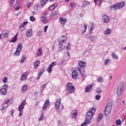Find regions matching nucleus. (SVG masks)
I'll return each instance as SVG.
<instances>
[{"label": "nucleus", "instance_id": "18", "mask_svg": "<svg viewBox=\"0 0 126 126\" xmlns=\"http://www.w3.org/2000/svg\"><path fill=\"white\" fill-rule=\"evenodd\" d=\"M49 104H50V101H49V99L46 100V101L45 102V103L43 105L42 110L43 111L46 110L47 108H48V106H49Z\"/></svg>", "mask_w": 126, "mask_h": 126}, {"label": "nucleus", "instance_id": "47", "mask_svg": "<svg viewBox=\"0 0 126 126\" xmlns=\"http://www.w3.org/2000/svg\"><path fill=\"white\" fill-rule=\"evenodd\" d=\"M25 59H26V58H25V56H23L22 60L21 61V63H24V61H25Z\"/></svg>", "mask_w": 126, "mask_h": 126}, {"label": "nucleus", "instance_id": "52", "mask_svg": "<svg viewBox=\"0 0 126 126\" xmlns=\"http://www.w3.org/2000/svg\"><path fill=\"white\" fill-rule=\"evenodd\" d=\"M85 30L84 31L83 33H85L86 32V30L87 29V26L86 25H84Z\"/></svg>", "mask_w": 126, "mask_h": 126}, {"label": "nucleus", "instance_id": "51", "mask_svg": "<svg viewBox=\"0 0 126 126\" xmlns=\"http://www.w3.org/2000/svg\"><path fill=\"white\" fill-rule=\"evenodd\" d=\"M21 7L20 6H17V7H15V10H19L20 9Z\"/></svg>", "mask_w": 126, "mask_h": 126}, {"label": "nucleus", "instance_id": "59", "mask_svg": "<svg viewBox=\"0 0 126 126\" xmlns=\"http://www.w3.org/2000/svg\"><path fill=\"white\" fill-rule=\"evenodd\" d=\"M70 6H71V7H73V3H71L70 4Z\"/></svg>", "mask_w": 126, "mask_h": 126}, {"label": "nucleus", "instance_id": "53", "mask_svg": "<svg viewBox=\"0 0 126 126\" xmlns=\"http://www.w3.org/2000/svg\"><path fill=\"white\" fill-rule=\"evenodd\" d=\"M31 4H32V3L31 2H28L27 4L28 7H30L31 6Z\"/></svg>", "mask_w": 126, "mask_h": 126}, {"label": "nucleus", "instance_id": "32", "mask_svg": "<svg viewBox=\"0 0 126 126\" xmlns=\"http://www.w3.org/2000/svg\"><path fill=\"white\" fill-rule=\"evenodd\" d=\"M28 88V87L27 86V85H24L22 87V92H25V91H27Z\"/></svg>", "mask_w": 126, "mask_h": 126}, {"label": "nucleus", "instance_id": "58", "mask_svg": "<svg viewBox=\"0 0 126 126\" xmlns=\"http://www.w3.org/2000/svg\"><path fill=\"white\" fill-rule=\"evenodd\" d=\"M4 109H5V106H3V107L1 108V110L2 111H3V110H4Z\"/></svg>", "mask_w": 126, "mask_h": 126}, {"label": "nucleus", "instance_id": "35", "mask_svg": "<svg viewBox=\"0 0 126 126\" xmlns=\"http://www.w3.org/2000/svg\"><path fill=\"white\" fill-rule=\"evenodd\" d=\"M57 7V5H52L51 6L49 7V10H54V9Z\"/></svg>", "mask_w": 126, "mask_h": 126}, {"label": "nucleus", "instance_id": "43", "mask_svg": "<svg viewBox=\"0 0 126 126\" xmlns=\"http://www.w3.org/2000/svg\"><path fill=\"white\" fill-rule=\"evenodd\" d=\"M95 99L96 100H100V99H101V96L99 95H96L95 96Z\"/></svg>", "mask_w": 126, "mask_h": 126}, {"label": "nucleus", "instance_id": "34", "mask_svg": "<svg viewBox=\"0 0 126 126\" xmlns=\"http://www.w3.org/2000/svg\"><path fill=\"white\" fill-rule=\"evenodd\" d=\"M41 21H43V23H48V20H46V17H42L41 18Z\"/></svg>", "mask_w": 126, "mask_h": 126}, {"label": "nucleus", "instance_id": "41", "mask_svg": "<svg viewBox=\"0 0 126 126\" xmlns=\"http://www.w3.org/2000/svg\"><path fill=\"white\" fill-rule=\"evenodd\" d=\"M96 93H102V90L100 89H97L96 90Z\"/></svg>", "mask_w": 126, "mask_h": 126}, {"label": "nucleus", "instance_id": "37", "mask_svg": "<svg viewBox=\"0 0 126 126\" xmlns=\"http://www.w3.org/2000/svg\"><path fill=\"white\" fill-rule=\"evenodd\" d=\"M112 57L113 58H114L115 60H118L119 59V58L118 57V56H117V55H116V54H115L114 53H113L112 54Z\"/></svg>", "mask_w": 126, "mask_h": 126}, {"label": "nucleus", "instance_id": "5", "mask_svg": "<svg viewBox=\"0 0 126 126\" xmlns=\"http://www.w3.org/2000/svg\"><path fill=\"white\" fill-rule=\"evenodd\" d=\"M126 3L125 2H121L120 3H118L112 6L111 8H114L115 10H117L118 9H120V8H123V7H125Z\"/></svg>", "mask_w": 126, "mask_h": 126}, {"label": "nucleus", "instance_id": "26", "mask_svg": "<svg viewBox=\"0 0 126 126\" xmlns=\"http://www.w3.org/2000/svg\"><path fill=\"white\" fill-rule=\"evenodd\" d=\"M49 0H41L40 1V4L41 6L43 7V6H45L46 3Z\"/></svg>", "mask_w": 126, "mask_h": 126}, {"label": "nucleus", "instance_id": "19", "mask_svg": "<svg viewBox=\"0 0 126 126\" xmlns=\"http://www.w3.org/2000/svg\"><path fill=\"white\" fill-rule=\"evenodd\" d=\"M45 71V68H42L39 71V72L38 74V76L37 77V79H40V78L42 76V74L44 73V72Z\"/></svg>", "mask_w": 126, "mask_h": 126}, {"label": "nucleus", "instance_id": "14", "mask_svg": "<svg viewBox=\"0 0 126 126\" xmlns=\"http://www.w3.org/2000/svg\"><path fill=\"white\" fill-rule=\"evenodd\" d=\"M71 117L72 119H76V117H77V110H74L72 111L71 112Z\"/></svg>", "mask_w": 126, "mask_h": 126}, {"label": "nucleus", "instance_id": "4", "mask_svg": "<svg viewBox=\"0 0 126 126\" xmlns=\"http://www.w3.org/2000/svg\"><path fill=\"white\" fill-rule=\"evenodd\" d=\"M112 107H113V104L111 102H109L106 105L105 109L104 110V114L105 116L110 115V113H111V111H112Z\"/></svg>", "mask_w": 126, "mask_h": 126}, {"label": "nucleus", "instance_id": "24", "mask_svg": "<svg viewBox=\"0 0 126 126\" xmlns=\"http://www.w3.org/2000/svg\"><path fill=\"white\" fill-rule=\"evenodd\" d=\"M32 32H33V31H32V30H31V29L28 30L26 32L27 36V37H31V36H32Z\"/></svg>", "mask_w": 126, "mask_h": 126}, {"label": "nucleus", "instance_id": "2", "mask_svg": "<svg viewBox=\"0 0 126 126\" xmlns=\"http://www.w3.org/2000/svg\"><path fill=\"white\" fill-rule=\"evenodd\" d=\"M125 88V85L124 83L121 82L117 88V94L118 96H121L124 92V89Z\"/></svg>", "mask_w": 126, "mask_h": 126}, {"label": "nucleus", "instance_id": "39", "mask_svg": "<svg viewBox=\"0 0 126 126\" xmlns=\"http://www.w3.org/2000/svg\"><path fill=\"white\" fill-rule=\"evenodd\" d=\"M44 119V114L42 113L41 115V117L40 118H39L38 121L39 122H40V121H43V120Z\"/></svg>", "mask_w": 126, "mask_h": 126}, {"label": "nucleus", "instance_id": "49", "mask_svg": "<svg viewBox=\"0 0 126 126\" xmlns=\"http://www.w3.org/2000/svg\"><path fill=\"white\" fill-rule=\"evenodd\" d=\"M66 49H67V50H69V49H70V44L69 43H68L67 44V46L66 47Z\"/></svg>", "mask_w": 126, "mask_h": 126}, {"label": "nucleus", "instance_id": "61", "mask_svg": "<svg viewBox=\"0 0 126 126\" xmlns=\"http://www.w3.org/2000/svg\"><path fill=\"white\" fill-rule=\"evenodd\" d=\"M46 84H44V85H43L42 86V88H45V87H46Z\"/></svg>", "mask_w": 126, "mask_h": 126}, {"label": "nucleus", "instance_id": "40", "mask_svg": "<svg viewBox=\"0 0 126 126\" xmlns=\"http://www.w3.org/2000/svg\"><path fill=\"white\" fill-rule=\"evenodd\" d=\"M7 81V77H4L2 80V82L4 83H6Z\"/></svg>", "mask_w": 126, "mask_h": 126}, {"label": "nucleus", "instance_id": "62", "mask_svg": "<svg viewBox=\"0 0 126 126\" xmlns=\"http://www.w3.org/2000/svg\"><path fill=\"white\" fill-rule=\"evenodd\" d=\"M61 124H62V123L61 122V121H58V125H61Z\"/></svg>", "mask_w": 126, "mask_h": 126}, {"label": "nucleus", "instance_id": "60", "mask_svg": "<svg viewBox=\"0 0 126 126\" xmlns=\"http://www.w3.org/2000/svg\"><path fill=\"white\" fill-rule=\"evenodd\" d=\"M92 31H93V27H91V32H92Z\"/></svg>", "mask_w": 126, "mask_h": 126}, {"label": "nucleus", "instance_id": "11", "mask_svg": "<svg viewBox=\"0 0 126 126\" xmlns=\"http://www.w3.org/2000/svg\"><path fill=\"white\" fill-rule=\"evenodd\" d=\"M7 85H4L3 87L1 88V93L2 95H6L7 94Z\"/></svg>", "mask_w": 126, "mask_h": 126}, {"label": "nucleus", "instance_id": "57", "mask_svg": "<svg viewBox=\"0 0 126 126\" xmlns=\"http://www.w3.org/2000/svg\"><path fill=\"white\" fill-rule=\"evenodd\" d=\"M48 14H49V12H45L44 13V15H48Z\"/></svg>", "mask_w": 126, "mask_h": 126}, {"label": "nucleus", "instance_id": "48", "mask_svg": "<svg viewBox=\"0 0 126 126\" xmlns=\"http://www.w3.org/2000/svg\"><path fill=\"white\" fill-rule=\"evenodd\" d=\"M44 33H46V32H47V30H48V25L44 27Z\"/></svg>", "mask_w": 126, "mask_h": 126}, {"label": "nucleus", "instance_id": "12", "mask_svg": "<svg viewBox=\"0 0 126 126\" xmlns=\"http://www.w3.org/2000/svg\"><path fill=\"white\" fill-rule=\"evenodd\" d=\"M72 77L73 79H77V77H78V72L76 70H74L72 72Z\"/></svg>", "mask_w": 126, "mask_h": 126}, {"label": "nucleus", "instance_id": "10", "mask_svg": "<svg viewBox=\"0 0 126 126\" xmlns=\"http://www.w3.org/2000/svg\"><path fill=\"white\" fill-rule=\"evenodd\" d=\"M28 24V22L25 21L23 23L21 24L19 28V31L21 32H23L25 30V26Z\"/></svg>", "mask_w": 126, "mask_h": 126}, {"label": "nucleus", "instance_id": "3", "mask_svg": "<svg viewBox=\"0 0 126 126\" xmlns=\"http://www.w3.org/2000/svg\"><path fill=\"white\" fill-rule=\"evenodd\" d=\"M66 91L69 93H72L75 91V87L72 85V83L68 82L66 85Z\"/></svg>", "mask_w": 126, "mask_h": 126}, {"label": "nucleus", "instance_id": "36", "mask_svg": "<svg viewBox=\"0 0 126 126\" xmlns=\"http://www.w3.org/2000/svg\"><path fill=\"white\" fill-rule=\"evenodd\" d=\"M102 118H103V115L102 114H99L97 117V121L99 122L102 120Z\"/></svg>", "mask_w": 126, "mask_h": 126}, {"label": "nucleus", "instance_id": "29", "mask_svg": "<svg viewBox=\"0 0 126 126\" xmlns=\"http://www.w3.org/2000/svg\"><path fill=\"white\" fill-rule=\"evenodd\" d=\"M38 52L37 53V55H36V57H40V56H42V49L41 48H39L38 49Z\"/></svg>", "mask_w": 126, "mask_h": 126}, {"label": "nucleus", "instance_id": "38", "mask_svg": "<svg viewBox=\"0 0 126 126\" xmlns=\"http://www.w3.org/2000/svg\"><path fill=\"white\" fill-rule=\"evenodd\" d=\"M78 70L79 71L80 73L82 75V76H84V70L83 71V72H81V69L80 68H78Z\"/></svg>", "mask_w": 126, "mask_h": 126}, {"label": "nucleus", "instance_id": "9", "mask_svg": "<svg viewBox=\"0 0 126 126\" xmlns=\"http://www.w3.org/2000/svg\"><path fill=\"white\" fill-rule=\"evenodd\" d=\"M56 64H57V63L54 62H52L48 66L47 69V72H48V73H51V72H52V71H53V66H55V65H56Z\"/></svg>", "mask_w": 126, "mask_h": 126}, {"label": "nucleus", "instance_id": "8", "mask_svg": "<svg viewBox=\"0 0 126 126\" xmlns=\"http://www.w3.org/2000/svg\"><path fill=\"white\" fill-rule=\"evenodd\" d=\"M22 51V44L19 43L18 44L16 51L14 54L15 56H17V57H19V55H20V52H21Z\"/></svg>", "mask_w": 126, "mask_h": 126}, {"label": "nucleus", "instance_id": "28", "mask_svg": "<svg viewBox=\"0 0 126 126\" xmlns=\"http://www.w3.org/2000/svg\"><path fill=\"white\" fill-rule=\"evenodd\" d=\"M59 14V12L58 11L52 12L50 14V17H54L55 15Z\"/></svg>", "mask_w": 126, "mask_h": 126}, {"label": "nucleus", "instance_id": "31", "mask_svg": "<svg viewBox=\"0 0 126 126\" xmlns=\"http://www.w3.org/2000/svg\"><path fill=\"white\" fill-rule=\"evenodd\" d=\"M16 41H17V34L15 35V36L10 41V42L15 43Z\"/></svg>", "mask_w": 126, "mask_h": 126}, {"label": "nucleus", "instance_id": "30", "mask_svg": "<svg viewBox=\"0 0 126 126\" xmlns=\"http://www.w3.org/2000/svg\"><path fill=\"white\" fill-rule=\"evenodd\" d=\"M111 32H112L111 30L107 29L104 32V35H109V34H111Z\"/></svg>", "mask_w": 126, "mask_h": 126}, {"label": "nucleus", "instance_id": "16", "mask_svg": "<svg viewBox=\"0 0 126 126\" xmlns=\"http://www.w3.org/2000/svg\"><path fill=\"white\" fill-rule=\"evenodd\" d=\"M61 106V98H59L56 102L55 103V107L57 110L60 109V107Z\"/></svg>", "mask_w": 126, "mask_h": 126}, {"label": "nucleus", "instance_id": "56", "mask_svg": "<svg viewBox=\"0 0 126 126\" xmlns=\"http://www.w3.org/2000/svg\"><path fill=\"white\" fill-rule=\"evenodd\" d=\"M8 103H9V99H7L5 102V104H8Z\"/></svg>", "mask_w": 126, "mask_h": 126}, {"label": "nucleus", "instance_id": "6", "mask_svg": "<svg viewBox=\"0 0 126 126\" xmlns=\"http://www.w3.org/2000/svg\"><path fill=\"white\" fill-rule=\"evenodd\" d=\"M25 105H26V100H24L19 106V117L22 116V112L24 109V107H25Z\"/></svg>", "mask_w": 126, "mask_h": 126}, {"label": "nucleus", "instance_id": "42", "mask_svg": "<svg viewBox=\"0 0 126 126\" xmlns=\"http://www.w3.org/2000/svg\"><path fill=\"white\" fill-rule=\"evenodd\" d=\"M98 1L99 3H102V0H94V2L95 3H97V2H98Z\"/></svg>", "mask_w": 126, "mask_h": 126}, {"label": "nucleus", "instance_id": "63", "mask_svg": "<svg viewBox=\"0 0 126 126\" xmlns=\"http://www.w3.org/2000/svg\"><path fill=\"white\" fill-rule=\"evenodd\" d=\"M112 78H113V76H111L110 77V79H112Z\"/></svg>", "mask_w": 126, "mask_h": 126}, {"label": "nucleus", "instance_id": "55", "mask_svg": "<svg viewBox=\"0 0 126 126\" xmlns=\"http://www.w3.org/2000/svg\"><path fill=\"white\" fill-rule=\"evenodd\" d=\"M10 113H11V115H13V113H14V110L12 109L10 111Z\"/></svg>", "mask_w": 126, "mask_h": 126}, {"label": "nucleus", "instance_id": "20", "mask_svg": "<svg viewBox=\"0 0 126 126\" xmlns=\"http://www.w3.org/2000/svg\"><path fill=\"white\" fill-rule=\"evenodd\" d=\"M91 122V120H90L88 118H86L85 119V121L81 124V126H86V125H89Z\"/></svg>", "mask_w": 126, "mask_h": 126}, {"label": "nucleus", "instance_id": "13", "mask_svg": "<svg viewBox=\"0 0 126 126\" xmlns=\"http://www.w3.org/2000/svg\"><path fill=\"white\" fill-rule=\"evenodd\" d=\"M27 79V72L24 73L21 76V81H25Z\"/></svg>", "mask_w": 126, "mask_h": 126}, {"label": "nucleus", "instance_id": "1", "mask_svg": "<svg viewBox=\"0 0 126 126\" xmlns=\"http://www.w3.org/2000/svg\"><path fill=\"white\" fill-rule=\"evenodd\" d=\"M96 112V109L94 108H92L89 109V112H88L87 115H86V118L90 121H92V117L95 114Z\"/></svg>", "mask_w": 126, "mask_h": 126}, {"label": "nucleus", "instance_id": "54", "mask_svg": "<svg viewBox=\"0 0 126 126\" xmlns=\"http://www.w3.org/2000/svg\"><path fill=\"white\" fill-rule=\"evenodd\" d=\"M41 35H42V32H39L37 33V36H38V37H40Z\"/></svg>", "mask_w": 126, "mask_h": 126}, {"label": "nucleus", "instance_id": "23", "mask_svg": "<svg viewBox=\"0 0 126 126\" xmlns=\"http://www.w3.org/2000/svg\"><path fill=\"white\" fill-rule=\"evenodd\" d=\"M89 4H90V2L86 1V0H84V1H83V3L82 4V7H86L87 6V5H89Z\"/></svg>", "mask_w": 126, "mask_h": 126}, {"label": "nucleus", "instance_id": "7", "mask_svg": "<svg viewBox=\"0 0 126 126\" xmlns=\"http://www.w3.org/2000/svg\"><path fill=\"white\" fill-rule=\"evenodd\" d=\"M66 38L64 39L63 38V37H61L59 38L58 41L59 43H60L59 45V50L60 51H63L64 49V46L63 45V43L64 42V41L66 40Z\"/></svg>", "mask_w": 126, "mask_h": 126}, {"label": "nucleus", "instance_id": "15", "mask_svg": "<svg viewBox=\"0 0 126 126\" xmlns=\"http://www.w3.org/2000/svg\"><path fill=\"white\" fill-rule=\"evenodd\" d=\"M102 20L105 23H109L110 22V18H109V16L107 15H104L102 17Z\"/></svg>", "mask_w": 126, "mask_h": 126}, {"label": "nucleus", "instance_id": "22", "mask_svg": "<svg viewBox=\"0 0 126 126\" xmlns=\"http://www.w3.org/2000/svg\"><path fill=\"white\" fill-rule=\"evenodd\" d=\"M59 21L61 24H63V25H64L65 23H66V19H64L63 17H61L59 19Z\"/></svg>", "mask_w": 126, "mask_h": 126}, {"label": "nucleus", "instance_id": "17", "mask_svg": "<svg viewBox=\"0 0 126 126\" xmlns=\"http://www.w3.org/2000/svg\"><path fill=\"white\" fill-rule=\"evenodd\" d=\"M92 88H93V85L92 84H90L88 87H87L85 89L86 93H87L88 92H91V90H92Z\"/></svg>", "mask_w": 126, "mask_h": 126}, {"label": "nucleus", "instance_id": "33", "mask_svg": "<svg viewBox=\"0 0 126 126\" xmlns=\"http://www.w3.org/2000/svg\"><path fill=\"white\" fill-rule=\"evenodd\" d=\"M116 126H121L122 125V121L120 119L116 120Z\"/></svg>", "mask_w": 126, "mask_h": 126}, {"label": "nucleus", "instance_id": "25", "mask_svg": "<svg viewBox=\"0 0 126 126\" xmlns=\"http://www.w3.org/2000/svg\"><path fill=\"white\" fill-rule=\"evenodd\" d=\"M8 34H9V31H4L3 32V38H6L8 36Z\"/></svg>", "mask_w": 126, "mask_h": 126}, {"label": "nucleus", "instance_id": "45", "mask_svg": "<svg viewBox=\"0 0 126 126\" xmlns=\"http://www.w3.org/2000/svg\"><path fill=\"white\" fill-rule=\"evenodd\" d=\"M97 81H98V82H102V81H103V78L102 77H99L97 79Z\"/></svg>", "mask_w": 126, "mask_h": 126}, {"label": "nucleus", "instance_id": "46", "mask_svg": "<svg viewBox=\"0 0 126 126\" xmlns=\"http://www.w3.org/2000/svg\"><path fill=\"white\" fill-rule=\"evenodd\" d=\"M10 4L11 5H12V4H13V3H14V0H9V1Z\"/></svg>", "mask_w": 126, "mask_h": 126}, {"label": "nucleus", "instance_id": "21", "mask_svg": "<svg viewBox=\"0 0 126 126\" xmlns=\"http://www.w3.org/2000/svg\"><path fill=\"white\" fill-rule=\"evenodd\" d=\"M78 65L80 67H85L86 66V63L84 62L79 61L78 62Z\"/></svg>", "mask_w": 126, "mask_h": 126}, {"label": "nucleus", "instance_id": "50", "mask_svg": "<svg viewBox=\"0 0 126 126\" xmlns=\"http://www.w3.org/2000/svg\"><path fill=\"white\" fill-rule=\"evenodd\" d=\"M109 62H110V60H109V59L105 60V64L106 65H107V64H108V63H109Z\"/></svg>", "mask_w": 126, "mask_h": 126}, {"label": "nucleus", "instance_id": "27", "mask_svg": "<svg viewBox=\"0 0 126 126\" xmlns=\"http://www.w3.org/2000/svg\"><path fill=\"white\" fill-rule=\"evenodd\" d=\"M40 64V61L39 60H36L34 64V68L36 69L39 66V65Z\"/></svg>", "mask_w": 126, "mask_h": 126}, {"label": "nucleus", "instance_id": "44", "mask_svg": "<svg viewBox=\"0 0 126 126\" xmlns=\"http://www.w3.org/2000/svg\"><path fill=\"white\" fill-rule=\"evenodd\" d=\"M30 20L31 21H35V17H33V16H31L30 17Z\"/></svg>", "mask_w": 126, "mask_h": 126}, {"label": "nucleus", "instance_id": "64", "mask_svg": "<svg viewBox=\"0 0 126 126\" xmlns=\"http://www.w3.org/2000/svg\"><path fill=\"white\" fill-rule=\"evenodd\" d=\"M124 51H126V47L124 48Z\"/></svg>", "mask_w": 126, "mask_h": 126}]
</instances>
